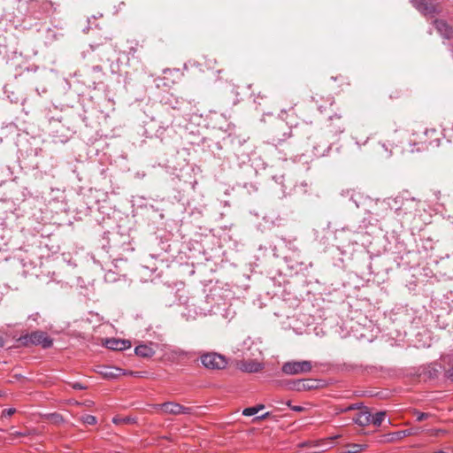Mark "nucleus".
Masks as SVG:
<instances>
[{
    "label": "nucleus",
    "mask_w": 453,
    "mask_h": 453,
    "mask_svg": "<svg viewBox=\"0 0 453 453\" xmlns=\"http://www.w3.org/2000/svg\"><path fill=\"white\" fill-rule=\"evenodd\" d=\"M312 369V364L311 361H288L282 365L281 372L287 375H298L303 373H308Z\"/></svg>",
    "instance_id": "1a4fd4ad"
},
{
    "label": "nucleus",
    "mask_w": 453,
    "mask_h": 453,
    "mask_svg": "<svg viewBox=\"0 0 453 453\" xmlns=\"http://www.w3.org/2000/svg\"><path fill=\"white\" fill-rule=\"evenodd\" d=\"M202 365L211 370H222L227 365V360L225 356L216 352L203 353L200 357Z\"/></svg>",
    "instance_id": "0eeeda50"
},
{
    "label": "nucleus",
    "mask_w": 453,
    "mask_h": 453,
    "mask_svg": "<svg viewBox=\"0 0 453 453\" xmlns=\"http://www.w3.org/2000/svg\"><path fill=\"white\" fill-rule=\"evenodd\" d=\"M173 353L176 357H180V358L187 357L188 356V354H189L188 352H187V351H185V350H183V349H173Z\"/></svg>",
    "instance_id": "c85d7f7f"
},
{
    "label": "nucleus",
    "mask_w": 453,
    "mask_h": 453,
    "mask_svg": "<svg viewBox=\"0 0 453 453\" xmlns=\"http://www.w3.org/2000/svg\"><path fill=\"white\" fill-rule=\"evenodd\" d=\"M165 104L168 105L173 110L183 111L191 104V102L171 95L165 100Z\"/></svg>",
    "instance_id": "2eb2a0df"
},
{
    "label": "nucleus",
    "mask_w": 453,
    "mask_h": 453,
    "mask_svg": "<svg viewBox=\"0 0 453 453\" xmlns=\"http://www.w3.org/2000/svg\"><path fill=\"white\" fill-rule=\"evenodd\" d=\"M433 24L444 39L449 40L453 37V27L447 21L436 19Z\"/></svg>",
    "instance_id": "4468645a"
},
{
    "label": "nucleus",
    "mask_w": 453,
    "mask_h": 453,
    "mask_svg": "<svg viewBox=\"0 0 453 453\" xmlns=\"http://www.w3.org/2000/svg\"><path fill=\"white\" fill-rule=\"evenodd\" d=\"M15 412H16V409H14V408L4 409V410L2 411V415H1V417H2V418H10V417H11V416H12Z\"/></svg>",
    "instance_id": "7c9ffc66"
},
{
    "label": "nucleus",
    "mask_w": 453,
    "mask_h": 453,
    "mask_svg": "<svg viewBox=\"0 0 453 453\" xmlns=\"http://www.w3.org/2000/svg\"><path fill=\"white\" fill-rule=\"evenodd\" d=\"M371 412L368 408L365 407L363 411H359L357 416L353 418V421L361 426H365L371 423Z\"/></svg>",
    "instance_id": "aec40b11"
},
{
    "label": "nucleus",
    "mask_w": 453,
    "mask_h": 453,
    "mask_svg": "<svg viewBox=\"0 0 453 453\" xmlns=\"http://www.w3.org/2000/svg\"><path fill=\"white\" fill-rule=\"evenodd\" d=\"M196 411L194 407H187L180 404V414H194Z\"/></svg>",
    "instance_id": "cd10ccee"
},
{
    "label": "nucleus",
    "mask_w": 453,
    "mask_h": 453,
    "mask_svg": "<svg viewBox=\"0 0 453 453\" xmlns=\"http://www.w3.org/2000/svg\"><path fill=\"white\" fill-rule=\"evenodd\" d=\"M155 410H160L163 413L179 415L180 414V403L175 402H165L163 403H157L153 405Z\"/></svg>",
    "instance_id": "f3484780"
},
{
    "label": "nucleus",
    "mask_w": 453,
    "mask_h": 453,
    "mask_svg": "<svg viewBox=\"0 0 453 453\" xmlns=\"http://www.w3.org/2000/svg\"><path fill=\"white\" fill-rule=\"evenodd\" d=\"M81 419L84 424L87 425H95L97 422L96 418L89 414L82 416Z\"/></svg>",
    "instance_id": "bb28decb"
},
{
    "label": "nucleus",
    "mask_w": 453,
    "mask_h": 453,
    "mask_svg": "<svg viewBox=\"0 0 453 453\" xmlns=\"http://www.w3.org/2000/svg\"><path fill=\"white\" fill-rule=\"evenodd\" d=\"M270 416H271V412L267 411L260 416L256 417L255 419L263 420V419L269 418Z\"/></svg>",
    "instance_id": "c9c22d12"
},
{
    "label": "nucleus",
    "mask_w": 453,
    "mask_h": 453,
    "mask_svg": "<svg viewBox=\"0 0 453 453\" xmlns=\"http://www.w3.org/2000/svg\"><path fill=\"white\" fill-rule=\"evenodd\" d=\"M111 41V38H106L103 43L90 44L89 49L83 52V57L87 59L88 64L110 62L115 52Z\"/></svg>",
    "instance_id": "f03ea898"
},
{
    "label": "nucleus",
    "mask_w": 453,
    "mask_h": 453,
    "mask_svg": "<svg viewBox=\"0 0 453 453\" xmlns=\"http://www.w3.org/2000/svg\"><path fill=\"white\" fill-rule=\"evenodd\" d=\"M13 437H20V436H26L27 435V433H23V432H15L12 434Z\"/></svg>",
    "instance_id": "ea45409f"
},
{
    "label": "nucleus",
    "mask_w": 453,
    "mask_h": 453,
    "mask_svg": "<svg viewBox=\"0 0 453 453\" xmlns=\"http://www.w3.org/2000/svg\"><path fill=\"white\" fill-rule=\"evenodd\" d=\"M441 133L435 128H425L421 132H414L411 139V152L424 151L440 145Z\"/></svg>",
    "instance_id": "f257e3e1"
},
{
    "label": "nucleus",
    "mask_w": 453,
    "mask_h": 453,
    "mask_svg": "<svg viewBox=\"0 0 453 453\" xmlns=\"http://www.w3.org/2000/svg\"><path fill=\"white\" fill-rule=\"evenodd\" d=\"M291 410L300 412V411H303L304 410V408L302 406L295 405V406H291Z\"/></svg>",
    "instance_id": "58836bf2"
},
{
    "label": "nucleus",
    "mask_w": 453,
    "mask_h": 453,
    "mask_svg": "<svg viewBox=\"0 0 453 453\" xmlns=\"http://www.w3.org/2000/svg\"><path fill=\"white\" fill-rule=\"evenodd\" d=\"M28 12L36 19H40L41 14H50L56 11L55 3L50 0H29Z\"/></svg>",
    "instance_id": "6e6552de"
},
{
    "label": "nucleus",
    "mask_w": 453,
    "mask_h": 453,
    "mask_svg": "<svg viewBox=\"0 0 453 453\" xmlns=\"http://www.w3.org/2000/svg\"><path fill=\"white\" fill-rule=\"evenodd\" d=\"M23 345H40L42 349H49L53 345V340L46 332L36 330L20 337Z\"/></svg>",
    "instance_id": "423d86ee"
},
{
    "label": "nucleus",
    "mask_w": 453,
    "mask_h": 453,
    "mask_svg": "<svg viewBox=\"0 0 453 453\" xmlns=\"http://www.w3.org/2000/svg\"><path fill=\"white\" fill-rule=\"evenodd\" d=\"M154 343L150 342V344H140L135 347L134 353L136 356L143 358H150L153 357L156 353L153 349Z\"/></svg>",
    "instance_id": "6ab92c4d"
},
{
    "label": "nucleus",
    "mask_w": 453,
    "mask_h": 453,
    "mask_svg": "<svg viewBox=\"0 0 453 453\" xmlns=\"http://www.w3.org/2000/svg\"><path fill=\"white\" fill-rule=\"evenodd\" d=\"M254 407L257 410V412H258L259 411H261V410H263L265 408V405L264 404H257V405H256Z\"/></svg>",
    "instance_id": "a19ab883"
},
{
    "label": "nucleus",
    "mask_w": 453,
    "mask_h": 453,
    "mask_svg": "<svg viewBox=\"0 0 453 453\" xmlns=\"http://www.w3.org/2000/svg\"><path fill=\"white\" fill-rule=\"evenodd\" d=\"M442 362L448 365L444 368L445 377L453 381V354L443 357Z\"/></svg>",
    "instance_id": "4be33fe9"
},
{
    "label": "nucleus",
    "mask_w": 453,
    "mask_h": 453,
    "mask_svg": "<svg viewBox=\"0 0 453 453\" xmlns=\"http://www.w3.org/2000/svg\"><path fill=\"white\" fill-rule=\"evenodd\" d=\"M104 346L111 350L122 351L131 348V342L116 338H108L104 342Z\"/></svg>",
    "instance_id": "ddd939ff"
},
{
    "label": "nucleus",
    "mask_w": 453,
    "mask_h": 453,
    "mask_svg": "<svg viewBox=\"0 0 453 453\" xmlns=\"http://www.w3.org/2000/svg\"><path fill=\"white\" fill-rule=\"evenodd\" d=\"M357 409H360V406L358 404H350L348 407H346L345 409H342V411H349L357 410Z\"/></svg>",
    "instance_id": "72a5a7b5"
},
{
    "label": "nucleus",
    "mask_w": 453,
    "mask_h": 453,
    "mask_svg": "<svg viewBox=\"0 0 453 453\" xmlns=\"http://www.w3.org/2000/svg\"><path fill=\"white\" fill-rule=\"evenodd\" d=\"M413 414L417 417V421H418V422H421L432 416L430 413L421 412L418 410H414Z\"/></svg>",
    "instance_id": "a878e982"
},
{
    "label": "nucleus",
    "mask_w": 453,
    "mask_h": 453,
    "mask_svg": "<svg viewBox=\"0 0 453 453\" xmlns=\"http://www.w3.org/2000/svg\"><path fill=\"white\" fill-rule=\"evenodd\" d=\"M394 203L399 206L395 208V213L402 223L411 224L419 211V201L415 198L394 199Z\"/></svg>",
    "instance_id": "7ed1b4c3"
},
{
    "label": "nucleus",
    "mask_w": 453,
    "mask_h": 453,
    "mask_svg": "<svg viewBox=\"0 0 453 453\" xmlns=\"http://www.w3.org/2000/svg\"><path fill=\"white\" fill-rule=\"evenodd\" d=\"M398 434V437H403V436H407V435H411V433L410 432V430H403V431H400L397 433Z\"/></svg>",
    "instance_id": "4c0bfd02"
},
{
    "label": "nucleus",
    "mask_w": 453,
    "mask_h": 453,
    "mask_svg": "<svg viewBox=\"0 0 453 453\" xmlns=\"http://www.w3.org/2000/svg\"><path fill=\"white\" fill-rule=\"evenodd\" d=\"M101 64L102 63H94V64H90L91 65V70L95 73H103V68L101 66Z\"/></svg>",
    "instance_id": "2f4dec72"
},
{
    "label": "nucleus",
    "mask_w": 453,
    "mask_h": 453,
    "mask_svg": "<svg viewBox=\"0 0 453 453\" xmlns=\"http://www.w3.org/2000/svg\"><path fill=\"white\" fill-rule=\"evenodd\" d=\"M286 404H287L288 406H289L290 408H291V406H292V405H291V403H290V401H288V402L286 403Z\"/></svg>",
    "instance_id": "c03bdc74"
},
{
    "label": "nucleus",
    "mask_w": 453,
    "mask_h": 453,
    "mask_svg": "<svg viewBox=\"0 0 453 453\" xmlns=\"http://www.w3.org/2000/svg\"><path fill=\"white\" fill-rule=\"evenodd\" d=\"M97 372L104 379L114 380L125 372L122 369L112 366H98Z\"/></svg>",
    "instance_id": "dca6fc26"
},
{
    "label": "nucleus",
    "mask_w": 453,
    "mask_h": 453,
    "mask_svg": "<svg viewBox=\"0 0 453 453\" xmlns=\"http://www.w3.org/2000/svg\"><path fill=\"white\" fill-rule=\"evenodd\" d=\"M411 3L425 17L434 18L443 12L442 5L438 0H411Z\"/></svg>",
    "instance_id": "39448f33"
},
{
    "label": "nucleus",
    "mask_w": 453,
    "mask_h": 453,
    "mask_svg": "<svg viewBox=\"0 0 453 453\" xmlns=\"http://www.w3.org/2000/svg\"><path fill=\"white\" fill-rule=\"evenodd\" d=\"M346 123L341 114L334 113L328 117L326 124V129L332 136H337L345 131Z\"/></svg>",
    "instance_id": "9d476101"
},
{
    "label": "nucleus",
    "mask_w": 453,
    "mask_h": 453,
    "mask_svg": "<svg viewBox=\"0 0 453 453\" xmlns=\"http://www.w3.org/2000/svg\"><path fill=\"white\" fill-rule=\"evenodd\" d=\"M239 368L242 372L253 373L261 371L264 365L262 363L255 360H247L241 362Z\"/></svg>",
    "instance_id": "a211bd4d"
},
{
    "label": "nucleus",
    "mask_w": 453,
    "mask_h": 453,
    "mask_svg": "<svg viewBox=\"0 0 453 453\" xmlns=\"http://www.w3.org/2000/svg\"><path fill=\"white\" fill-rule=\"evenodd\" d=\"M4 340L3 338V336L0 335V348L4 347Z\"/></svg>",
    "instance_id": "37998d69"
},
{
    "label": "nucleus",
    "mask_w": 453,
    "mask_h": 453,
    "mask_svg": "<svg viewBox=\"0 0 453 453\" xmlns=\"http://www.w3.org/2000/svg\"><path fill=\"white\" fill-rule=\"evenodd\" d=\"M128 43L130 45L128 46L127 53L128 55L134 57L136 52L138 51V49L142 47V45H140L139 42L136 40L128 41Z\"/></svg>",
    "instance_id": "393cba45"
},
{
    "label": "nucleus",
    "mask_w": 453,
    "mask_h": 453,
    "mask_svg": "<svg viewBox=\"0 0 453 453\" xmlns=\"http://www.w3.org/2000/svg\"><path fill=\"white\" fill-rule=\"evenodd\" d=\"M346 196H349V200L352 201L357 208L365 206L367 203H372L369 196H365L364 193L356 189H349L344 191Z\"/></svg>",
    "instance_id": "f8f14e48"
},
{
    "label": "nucleus",
    "mask_w": 453,
    "mask_h": 453,
    "mask_svg": "<svg viewBox=\"0 0 453 453\" xmlns=\"http://www.w3.org/2000/svg\"><path fill=\"white\" fill-rule=\"evenodd\" d=\"M386 418V412L385 411H379L376 412L374 415H372L371 418V423L373 424L375 426H380L383 420Z\"/></svg>",
    "instance_id": "b1692460"
},
{
    "label": "nucleus",
    "mask_w": 453,
    "mask_h": 453,
    "mask_svg": "<svg viewBox=\"0 0 453 453\" xmlns=\"http://www.w3.org/2000/svg\"><path fill=\"white\" fill-rule=\"evenodd\" d=\"M50 418L55 421V422H62L63 421V418L60 414H58V413H53L50 415Z\"/></svg>",
    "instance_id": "f704fd0d"
},
{
    "label": "nucleus",
    "mask_w": 453,
    "mask_h": 453,
    "mask_svg": "<svg viewBox=\"0 0 453 453\" xmlns=\"http://www.w3.org/2000/svg\"><path fill=\"white\" fill-rule=\"evenodd\" d=\"M353 449L351 452L353 453H357V452H359L363 449V446L362 445H359V444H354L352 446Z\"/></svg>",
    "instance_id": "e433bc0d"
},
{
    "label": "nucleus",
    "mask_w": 453,
    "mask_h": 453,
    "mask_svg": "<svg viewBox=\"0 0 453 453\" xmlns=\"http://www.w3.org/2000/svg\"><path fill=\"white\" fill-rule=\"evenodd\" d=\"M330 150V143L317 144L313 146V153L316 157H324Z\"/></svg>",
    "instance_id": "5701e85b"
},
{
    "label": "nucleus",
    "mask_w": 453,
    "mask_h": 453,
    "mask_svg": "<svg viewBox=\"0 0 453 453\" xmlns=\"http://www.w3.org/2000/svg\"><path fill=\"white\" fill-rule=\"evenodd\" d=\"M285 387L289 390L303 391L316 388L318 386L313 380H295L286 382Z\"/></svg>",
    "instance_id": "9b49d317"
},
{
    "label": "nucleus",
    "mask_w": 453,
    "mask_h": 453,
    "mask_svg": "<svg viewBox=\"0 0 453 453\" xmlns=\"http://www.w3.org/2000/svg\"><path fill=\"white\" fill-rule=\"evenodd\" d=\"M299 131L300 127L298 125H296L294 127H292L288 126V122H286L284 119H278L275 120L271 128L272 141L273 142L280 143L291 135L298 134Z\"/></svg>",
    "instance_id": "20e7f679"
},
{
    "label": "nucleus",
    "mask_w": 453,
    "mask_h": 453,
    "mask_svg": "<svg viewBox=\"0 0 453 453\" xmlns=\"http://www.w3.org/2000/svg\"><path fill=\"white\" fill-rule=\"evenodd\" d=\"M165 125H166V127H168L169 126H172V125H173V119H170V120H168V121H166V122H165Z\"/></svg>",
    "instance_id": "79ce46f5"
},
{
    "label": "nucleus",
    "mask_w": 453,
    "mask_h": 453,
    "mask_svg": "<svg viewBox=\"0 0 453 453\" xmlns=\"http://www.w3.org/2000/svg\"><path fill=\"white\" fill-rule=\"evenodd\" d=\"M257 410L255 409L254 406L252 407H249V408H245L243 411H242V415L243 416H247V417H250V416H253L255 414H257Z\"/></svg>",
    "instance_id": "c756f323"
},
{
    "label": "nucleus",
    "mask_w": 453,
    "mask_h": 453,
    "mask_svg": "<svg viewBox=\"0 0 453 453\" xmlns=\"http://www.w3.org/2000/svg\"><path fill=\"white\" fill-rule=\"evenodd\" d=\"M72 388L73 389H77V390H83V389H86V387L84 385H82L81 383L80 382H74L72 384Z\"/></svg>",
    "instance_id": "473e14b6"
},
{
    "label": "nucleus",
    "mask_w": 453,
    "mask_h": 453,
    "mask_svg": "<svg viewBox=\"0 0 453 453\" xmlns=\"http://www.w3.org/2000/svg\"><path fill=\"white\" fill-rule=\"evenodd\" d=\"M2 395V393L0 392V396Z\"/></svg>",
    "instance_id": "49530a36"
},
{
    "label": "nucleus",
    "mask_w": 453,
    "mask_h": 453,
    "mask_svg": "<svg viewBox=\"0 0 453 453\" xmlns=\"http://www.w3.org/2000/svg\"><path fill=\"white\" fill-rule=\"evenodd\" d=\"M265 96H260L259 95L257 96V99L260 98V99H263Z\"/></svg>",
    "instance_id": "a18cd8bd"
},
{
    "label": "nucleus",
    "mask_w": 453,
    "mask_h": 453,
    "mask_svg": "<svg viewBox=\"0 0 453 453\" xmlns=\"http://www.w3.org/2000/svg\"><path fill=\"white\" fill-rule=\"evenodd\" d=\"M441 366L437 363L428 365L424 369V374L429 379H435L441 373Z\"/></svg>",
    "instance_id": "412c9836"
}]
</instances>
